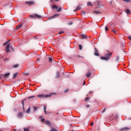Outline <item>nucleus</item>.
I'll use <instances>...</instances> for the list:
<instances>
[{"label":"nucleus","mask_w":131,"mask_h":131,"mask_svg":"<svg viewBox=\"0 0 131 131\" xmlns=\"http://www.w3.org/2000/svg\"><path fill=\"white\" fill-rule=\"evenodd\" d=\"M112 53H106L105 54L104 57L101 56L100 58L101 59V60H104L105 61H109V60L110 59V57L112 56Z\"/></svg>","instance_id":"nucleus-1"},{"label":"nucleus","mask_w":131,"mask_h":131,"mask_svg":"<svg viewBox=\"0 0 131 131\" xmlns=\"http://www.w3.org/2000/svg\"><path fill=\"white\" fill-rule=\"evenodd\" d=\"M55 93H51L50 95H46V94H42V95H38L37 97L39 98H50L52 96V95H54Z\"/></svg>","instance_id":"nucleus-2"},{"label":"nucleus","mask_w":131,"mask_h":131,"mask_svg":"<svg viewBox=\"0 0 131 131\" xmlns=\"http://www.w3.org/2000/svg\"><path fill=\"white\" fill-rule=\"evenodd\" d=\"M10 73H7L5 74L1 75L0 76V79H2V78H3V77H5V78H8V77H9V76H10Z\"/></svg>","instance_id":"nucleus-3"},{"label":"nucleus","mask_w":131,"mask_h":131,"mask_svg":"<svg viewBox=\"0 0 131 131\" xmlns=\"http://www.w3.org/2000/svg\"><path fill=\"white\" fill-rule=\"evenodd\" d=\"M95 51L94 52L95 56H100V54H99V53H98V50H97V48H95Z\"/></svg>","instance_id":"nucleus-4"},{"label":"nucleus","mask_w":131,"mask_h":131,"mask_svg":"<svg viewBox=\"0 0 131 131\" xmlns=\"http://www.w3.org/2000/svg\"><path fill=\"white\" fill-rule=\"evenodd\" d=\"M58 16H59V14H54V15H53L52 16L49 17V20H51L52 19H54V18H56V17H58Z\"/></svg>","instance_id":"nucleus-5"},{"label":"nucleus","mask_w":131,"mask_h":131,"mask_svg":"<svg viewBox=\"0 0 131 131\" xmlns=\"http://www.w3.org/2000/svg\"><path fill=\"white\" fill-rule=\"evenodd\" d=\"M6 51L7 53H9L10 52V44L7 45L6 46Z\"/></svg>","instance_id":"nucleus-6"},{"label":"nucleus","mask_w":131,"mask_h":131,"mask_svg":"<svg viewBox=\"0 0 131 131\" xmlns=\"http://www.w3.org/2000/svg\"><path fill=\"white\" fill-rule=\"evenodd\" d=\"M80 35V36H81V37H82V38H84L85 39H86V38H88V37H86V34H81Z\"/></svg>","instance_id":"nucleus-7"},{"label":"nucleus","mask_w":131,"mask_h":131,"mask_svg":"<svg viewBox=\"0 0 131 131\" xmlns=\"http://www.w3.org/2000/svg\"><path fill=\"white\" fill-rule=\"evenodd\" d=\"M120 130H129V128L128 127H125L120 129Z\"/></svg>","instance_id":"nucleus-8"},{"label":"nucleus","mask_w":131,"mask_h":131,"mask_svg":"<svg viewBox=\"0 0 131 131\" xmlns=\"http://www.w3.org/2000/svg\"><path fill=\"white\" fill-rule=\"evenodd\" d=\"M26 4H27L28 5H34V2H33L32 1L26 2Z\"/></svg>","instance_id":"nucleus-9"},{"label":"nucleus","mask_w":131,"mask_h":131,"mask_svg":"<svg viewBox=\"0 0 131 131\" xmlns=\"http://www.w3.org/2000/svg\"><path fill=\"white\" fill-rule=\"evenodd\" d=\"M17 117H19L20 118H21V117H23V113H19L17 115Z\"/></svg>","instance_id":"nucleus-10"},{"label":"nucleus","mask_w":131,"mask_h":131,"mask_svg":"<svg viewBox=\"0 0 131 131\" xmlns=\"http://www.w3.org/2000/svg\"><path fill=\"white\" fill-rule=\"evenodd\" d=\"M125 13L127 15H129L130 14V10L129 9H126Z\"/></svg>","instance_id":"nucleus-11"},{"label":"nucleus","mask_w":131,"mask_h":131,"mask_svg":"<svg viewBox=\"0 0 131 131\" xmlns=\"http://www.w3.org/2000/svg\"><path fill=\"white\" fill-rule=\"evenodd\" d=\"M22 26H23V25H22V24L18 25L16 27V29H19V28H21V27H22Z\"/></svg>","instance_id":"nucleus-12"},{"label":"nucleus","mask_w":131,"mask_h":131,"mask_svg":"<svg viewBox=\"0 0 131 131\" xmlns=\"http://www.w3.org/2000/svg\"><path fill=\"white\" fill-rule=\"evenodd\" d=\"M91 75H92V73H91V72H89L88 73H87L86 76L87 77H90V76H91Z\"/></svg>","instance_id":"nucleus-13"},{"label":"nucleus","mask_w":131,"mask_h":131,"mask_svg":"<svg viewBox=\"0 0 131 131\" xmlns=\"http://www.w3.org/2000/svg\"><path fill=\"white\" fill-rule=\"evenodd\" d=\"M80 6H78L75 10H74V12H76V11H78V10H80Z\"/></svg>","instance_id":"nucleus-14"},{"label":"nucleus","mask_w":131,"mask_h":131,"mask_svg":"<svg viewBox=\"0 0 131 131\" xmlns=\"http://www.w3.org/2000/svg\"><path fill=\"white\" fill-rule=\"evenodd\" d=\"M60 77V73L59 72H57L56 78H59Z\"/></svg>","instance_id":"nucleus-15"},{"label":"nucleus","mask_w":131,"mask_h":131,"mask_svg":"<svg viewBox=\"0 0 131 131\" xmlns=\"http://www.w3.org/2000/svg\"><path fill=\"white\" fill-rule=\"evenodd\" d=\"M52 9H56V10L58 9V6L56 5L54 6V5H52Z\"/></svg>","instance_id":"nucleus-16"},{"label":"nucleus","mask_w":131,"mask_h":131,"mask_svg":"<svg viewBox=\"0 0 131 131\" xmlns=\"http://www.w3.org/2000/svg\"><path fill=\"white\" fill-rule=\"evenodd\" d=\"M93 13H95V14H101V12L99 11H95L93 12Z\"/></svg>","instance_id":"nucleus-17"},{"label":"nucleus","mask_w":131,"mask_h":131,"mask_svg":"<svg viewBox=\"0 0 131 131\" xmlns=\"http://www.w3.org/2000/svg\"><path fill=\"white\" fill-rule=\"evenodd\" d=\"M17 74H18V73H16L14 74L13 76V78H16V77H17Z\"/></svg>","instance_id":"nucleus-18"},{"label":"nucleus","mask_w":131,"mask_h":131,"mask_svg":"<svg viewBox=\"0 0 131 131\" xmlns=\"http://www.w3.org/2000/svg\"><path fill=\"white\" fill-rule=\"evenodd\" d=\"M27 114H29L30 113V107H29L28 109L27 110Z\"/></svg>","instance_id":"nucleus-19"},{"label":"nucleus","mask_w":131,"mask_h":131,"mask_svg":"<svg viewBox=\"0 0 131 131\" xmlns=\"http://www.w3.org/2000/svg\"><path fill=\"white\" fill-rule=\"evenodd\" d=\"M43 108H44V112H45V114H47V111H46L47 109V106L46 105H44Z\"/></svg>","instance_id":"nucleus-20"},{"label":"nucleus","mask_w":131,"mask_h":131,"mask_svg":"<svg viewBox=\"0 0 131 131\" xmlns=\"http://www.w3.org/2000/svg\"><path fill=\"white\" fill-rule=\"evenodd\" d=\"M35 17H36L37 18H41V16L38 14H35Z\"/></svg>","instance_id":"nucleus-21"},{"label":"nucleus","mask_w":131,"mask_h":131,"mask_svg":"<svg viewBox=\"0 0 131 131\" xmlns=\"http://www.w3.org/2000/svg\"><path fill=\"white\" fill-rule=\"evenodd\" d=\"M112 32H113L114 33H115L116 34V33H117V31H116V30H115V29H113L112 30Z\"/></svg>","instance_id":"nucleus-22"},{"label":"nucleus","mask_w":131,"mask_h":131,"mask_svg":"<svg viewBox=\"0 0 131 131\" xmlns=\"http://www.w3.org/2000/svg\"><path fill=\"white\" fill-rule=\"evenodd\" d=\"M33 98H35V96H30V97H28V99H29V100H30V99H33Z\"/></svg>","instance_id":"nucleus-23"},{"label":"nucleus","mask_w":131,"mask_h":131,"mask_svg":"<svg viewBox=\"0 0 131 131\" xmlns=\"http://www.w3.org/2000/svg\"><path fill=\"white\" fill-rule=\"evenodd\" d=\"M46 123L47 124H48V125H51V122H50V121H47Z\"/></svg>","instance_id":"nucleus-24"},{"label":"nucleus","mask_w":131,"mask_h":131,"mask_svg":"<svg viewBox=\"0 0 131 131\" xmlns=\"http://www.w3.org/2000/svg\"><path fill=\"white\" fill-rule=\"evenodd\" d=\"M14 68H17L18 67H19V64H15L14 66H13Z\"/></svg>","instance_id":"nucleus-25"},{"label":"nucleus","mask_w":131,"mask_h":131,"mask_svg":"<svg viewBox=\"0 0 131 131\" xmlns=\"http://www.w3.org/2000/svg\"><path fill=\"white\" fill-rule=\"evenodd\" d=\"M22 104L24 110H25V109L24 108V100H22Z\"/></svg>","instance_id":"nucleus-26"},{"label":"nucleus","mask_w":131,"mask_h":131,"mask_svg":"<svg viewBox=\"0 0 131 131\" xmlns=\"http://www.w3.org/2000/svg\"><path fill=\"white\" fill-rule=\"evenodd\" d=\"M79 50H82V46L80 45H79Z\"/></svg>","instance_id":"nucleus-27"},{"label":"nucleus","mask_w":131,"mask_h":131,"mask_svg":"<svg viewBox=\"0 0 131 131\" xmlns=\"http://www.w3.org/2000/svg\"><path fill=\"white\" fill-rule=\"evenodd\" d=\"M61 10H62V8L59 7V9L57 10V12H61Z\"/></svg>","instance_id":"nucleus-28"},{"label":"nucleus","mask_w":131,"mask_h":131,"mask_svg":"<svg viewBox=\"0 0 131 131\" xmlns=\"http://www.w3.org/2000/svg\"><path fill=\"white\" fill-rule=\"evenodd\" d=\"M49 62H52V61H53V58H52V57H49Z\"/></svg>","instance_id":"nucleus-29"},{"label":"nucleus","mask_w":131,"mask_h":131,"mask_svg":"<svg viewBox=\"0 0 131 131\" xmlns=\"http://www.w3.org/2000/svg\"><path fill=\"white\" fill-rule=\"evenodd\" d=\"M50 131H57V129L52 128V129Z\"/></svg>","instance_id":"nucleus-30"},{"label":"nucleus","mask_w":131,"mask_h":131,"mask_svg":"<svg viewBox=\"0 0 131 131\" xmlns=\"http://www.w3.org/2000/svg\"><path fill=\"white\" fill-rule=\"evenodd\" d=\"M9 42H10V41H8L7 42L4 43V46H6V45H8V43Z\"/></svg>","instance_id":"nucleus-31"},{"label":"nucleus","mask_w":131,"mask_h":131,"mask_svg":"<svg viewBox=\"0 0 131 131\" xmlns=\"http://www.w3.org/2000/svg\"><path fill=\"white\" fill-rule=\"evenodd\" d=\"M105 31H108L109 30V29L108 28V27H105Z\"/></svg>","instance_id":"nucleus-32"},{"label":"nucleus","mask_w":131,"mask_h":131,"mask_svg":"<svg viewBox=\"0 0 131 131\" xmlns=\"http://www.w3.org/2000/svg\"><path fill=\"white\" fill-rule=\"evenodd\" d=\"M34 111H37V107L36 106L34 107Z\"/></svg>","instance_id":"nucleus-33"},{"label":"nucleus","mask_w":131,"mask_h":131,"mask_svg":"<svg viewBox=\"0 0 131 131\" xmlns=\"http://www.w3.org/2000/svg\"><path fill=\"white\" fill-rule=\"evenodd\" d=\"M29 17L31 18H35V15H30Z\"/></svg>","instance_id":"nucleus-34"},{"label":"nucleus","mask_w":131,"mask_h":131,"mask_svg":"<svg viewBox=\"0 0 131 131\" xmlns=\"http://www.w3.org/2000/svg\"><path fill=\"white\" fill-rule=\"evenodd\" d=\"M87 5L88 6H92V3L91 2H88Z\"/></svg>","instance_id":"nucleus-35"},{"label":"nucleus","mask_w":131,"mask_h":131,"mask_svg":"<svg viewBox=\"0 0 131 131\" xmlns=\"http://www.w3.org/2000/svg\"><path fill=\"white\" fill-rule=\"evenodd\" d=\"M119 56H117L116 61H119Z\"/></svg>","instance_id":"nucleus-36"},{"label":"nucleus","mask_w":131,"mask_h":131,"mask_svg":"<svg viewBox=\"0 0 131 131\" xmlns=\"http://www.w3.org/2000/svg\"><path fill=\"white\" fill-rule=\"evenodd\" d=\"M63 33H64V31H60L59 32V34H62Z\"/></svg>","instance_id":"nucleus-37"},{"label":"nucleus","mask_w":131,"mask_h":131,"mask_svg":"<svg viewBox=\"0 0 131 131\" xmlns=\"http://www.w3.org/2000/svg\"><path fill=\"white\" fill-rule=\"evenodd\" d=\"M24 131H29V130H28V129H27V128H24Z\"/></svg>","instance_id":"nucleus-38"},{"label":"nucleus","mask_w":131,"mask_h":131,"mask_svg":"<svg viewBox=\"0 0 131 131\" xmlns=\"http://www.w3.org/2000/svg\"><path fill=\"white\" fill-rule=\"evenodd\" d=\"M124 2H125L126 3H128L130 0H123Z\"/></svg>","instance_id":"nucleus-39"},{"label":"nucleus","mask_w":131,"mask_h":131,"mask_svg":"<svg viewBox=\"0 0 131 131\" xmlns=\"http://www.w3.org/2000/svg\"><path fill=\"white\" fill-rule=\"evenodd\" d=\"M73 24V23L71 21L69 23V25H72Z\"/></svg>","instance_id":"nucleus-40"},{"label":"nucleus","mask_w":131,"mask_h":131,"mask_svg":"<svg viewBox=\"0 0 131 131\" xmlns=\"http://www.w3.org/2000/svg\"><path fill=\"white\" fill-rule=\"evenodd\" d=\"M41 121H42V122H45V119L43 118L41 119Z\"/></svg>","instance_id":"nucleus-41"},{"label":"nucleus","mask_w":131,"mask_h":131,"mask_svg":"<svg viewBox=\"0 0 131 131\" xmlns=\"http://www.w3.org/2000/svg\"><path fill=\"white\" fill-rule=\"evenodd\" d=\"M105 111H106V108H104L103 111H102V113H104V112H105Z\"/></svg>","instance_id":"nucleus-42"},{"label":"nucleus","mask_w":131,"mask_h":131,"mask_svg":"<svg viewBox=\"0 0 131 131\" xmlns=\"http://www.w3.org/2000/svg\"><path fill=\"white\" fill-rule=\"evenodd\" d=\"M93 93V92L92 91H90L89 92V94L90 95H92V94Z\"/></svg>","instance_id":"nucleus-43"},{"label":"nucleus","mask_w":131,"mask_h":131,"mask_svg":"<svg viewBox=\"0 0 131 131\" xmlns=\"http://www.w3.org/2000/svg\"><path fill=\"white\" fill-rule=\"evenodd\" d=\"M89 100V97H87L85 99V101H88Z\"/></svg>","instance_id":"nucleus-44"},{"label":"nucleus","mask_w":131,"mask_h":131,"mask_svg":"<svg viewBox=\"0 0 131 131\" xmlns=\"http://www.w3.org/2000/svg\"><path fill=\"white\" fill-rule=\"evenodd\" d=\"M128 38L130 40H131V36L128 37Z\"/></svg>","instance_id":"nucleus-45"},{"label":"nucleus","mask_w":131,"mask_h":131,"mask_svg":"<svg viewBox=\"0 0 131 131\" xmlns=\"http://www.w3.org/2000/svg\"><path fill=\"white\" fill-rule=\"evenodd\" d=\"M91 126H93V125H94V123H91Z\"/></svg>","instance_id":"nucleus-46"},{"label":"nucleus","mask_w":131,"mask_h":131,"mask_svg":"<svg viewBox=\"0 0 131 131\" xmlns=\"http://www.w3.org/2000/svg\"><path fill=\"white\" fill-rule=\"evenodd\" d=\"M67 92H68V90H65L64 93H67Z\"/></svg>","instance_id":"nucleus-47"},{"label":"nucleus","mask_w":131,"mask_h":131,"mask_svg":"<svg viewBox=\"0 0 131 131\" xmlns=\"http://www.w3.org/2000/svg\"><path fill=\"white\" fill-rule=\"evenodd\" d=\"M86 107H87V108H90V105H87Z\"/></svg>","instance_id":"nucleus-48"},{"label":"nucleus","mask_w":131,"mask_h":131,"mask_svg":"<svg viewBox=\"0 0 131 131\" xmlns=\"http://www.w3.org/2000/svg\"><path fill=\"white\" fill-rule=\"evenodd\" d=\"M83 84V85H84V84H85V82H84Z\"/></svg>","instance_id":"nucleus-49"},{"label":"nucleus","mask_w":131,"mask_h":131,"mask_svg":"<svg viewBox=\"0 0 131 131\" xmlns=\"http://www.w3.org/2000/svg\"><path fill=\"white\" fill-rule=\"evenodd\" d=\"M25 74V75H28V74H27V73H26Z\"/></svg>","instance_id":"nucleus-50"},{"label":"nucleus","mask_w":131,"mask_h":131,"mask_svg":"<svg viewBox=\"0 0 131 131\" xmlns=\"http://www.w3.org/2000/svg\"><path fill=\"white\" fill-rule=\"evenodd\" d=\"M54 1H55V2H58V0H54Z\"/></svg>","instance_id":"nucleus-51"},{"label":"nucleus","mask_w":131,"mask_h":131,"mask_svg":"<svg viewBox=\"0 0 131 131\" xmlns=\"http://www.w3.org/2000/svg\"><path fill=\"white\" fill-rule=\"evenodd\" d=\"M110 4H112V2H110Z\"/></svg>","instance_id":"nucleus-52"},{"label":"nucleus","mask_w":131,"mask_h":131,"mask_svg":"<svg viewBox=\"0 0 131 131\" xmlns=\"http://www.w3.org/2000/svg\"><path fill=\"white\" fill-rule=\"evenodd\" d=\"M14 111H16V109H14Z\"/></svg>","instance_id":"nucleus-53"},{"label":"nucleus","mask_w":131,"mask_h":131,"mask_svg":"<svg viewBox=\"0 0 131 131\" xmlns=\"http://www.w3.org/2000/svg\"><path fill=\"white\" fill-rule=\"evenodd\" d=\"M107 53H109V51H107Z\"/></svg>","instance_id":"nucleus-54"},{"label":"nucleus","mask_w":131,"mask_h":131,"mask_svg":"<svg viewBox=\"0 0 131 131\" xmlns=\"http://www.w3.org/2000/svg\"><path fill=\"white\" fill-rule=\"evenodd\" d=\"M39 118H41V117H39Z\"/></svg>","instance_id":"nucleus-55"},{"label":"nucleus","mask_w":131,"mask_h":131,"mask_svg":"<svg viewBox=\"0 0 131 131\" xmlns=\"http://www.w3.org/2000/svg\"><path fill=\"white\" fill-rule=\"evenodd\" d=\"M39 59H38V61H39Z\"/></svg>","instance_id":"nucleus-56"},{"label":"nucleus","mask_w":131,"mask_h":131,"mask_svg":"<svg viewBox=\"0 0 131 131\" xmlns=\"http://www.w3.org/2000/svg\"><path fill=\"white\" fill-rule=\"evenodd\" d=\"M53 0H51V2H52Z\"/></svg>","instance_id":"nucleus-57"},{"label":"nucleus","mask_w":131,"mask_h":131,"mask_svg":"<svg viewBox=\"0 0 131 131\" xmlns=\"http://www.w3.org/2000/svg\"><path fill=\"white\" fill-rule=\"evenodd\" d=\"M72 131H74V130H72Z\"/></svg>","instance_id":"nucleus-58"},{"label":"nucleus","mask_w":131,"mask_h":131,"mask_svg":"<svg viewBox=\"0 0 131 131\" xmlns=\"http://www.w3.org/2000/svg\"><path fill=\"white\" fill-rule=\"evenodd\" d=\"M131 119V118H130V119Z\"/></svg>","instance_id":"nucleus-59"},{"label":"nucleus","mask_w":131,"mask_h":131,"mask_svg":"<svg viewBox=\"0 0 131 131\" xmlns=\"http://www.w3.org/2000/svg\"><path fill=\"white\" fill-rule=\"evenodd\" d=\"M0 131H2V130H0Z\"/></svg>","instance_id":"nucleus-60"}]
</instances>
